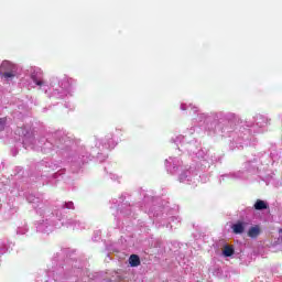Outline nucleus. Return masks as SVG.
I'll return each instance as SVG.
<instances>
[{
    "label": "nucleus",
    "mask_w": 282,
    "mask_h": 282,
    "mask_svg": "<svg viewBox=\"0 0 282 282\" xmlns=\"http://www.w3.org/2000/svg\"><path fill=\"white\" fill-rule=\"evenodd\" d=\"M224 257H232L235 254V247L225 245L223 249Z\"/></svg>",
    "instance_id": "423d86ee"
},
{
    "label": "nucleus",
    "mask_w": 282,
    "mask_h": 282,
    "mask_svg": "<svg viewBox=\"0 0 282 282\" xmlns=\"http://www.w3.org/2000/svg\"><path fill=\"white\" fill-rule=\"evenodd\" d=\"M8 122V118H0V131H3L6 129V124Z\"/></svg>",
    "instance_id": "0eeeda50"
},
{
    "label": "nucleus",
    "mask_w": 282,
    "mask_h": 282,
    "mask_svg": "<svg viewBox=\"0 0 282 282\" xmlns=\"http://www.w3.org/2000/svg\"><path fill=\"white\" fill-rule=\"evenodd\" d=\"M35 85H37L39 87L43 86V80H37L34 79Z\"/></svg>",
    "instance_id": "6e6552de"
},
{
    "label": "nucleus",
    "mask_w": 282,
    "mask_h": 282,
    "mask_svg": "<svg viewBox=\"0 0 282 282\" xmlns=\"http://www.w3.org/2000/svg\"><path fill=\"white\" fill-rule=\"evenodd\" d=\"M129 263L131 265V268H138V265H140V256L138 254H131L129 258Z\"/></svg>",
    "instance_id": "39448f33"
},
{
    "label": "nucleus",
    "mask_w": 282,
    "mask_h": 282,
    "mask_svg": "<svg viewBox=\"0 0 282 282\" xmlns=\"http://www.w3.org/2000/svg\"><path fill=\"white\" fill-rule=\"evenodd\" d=\"M246 223H237L232 226L235 235H241L246 230Z\"/></svg>",
    "instance_id": "f03ea898"
},
{
    "label": "nucleus",
    "mask_w": 282,
    "mask_h": 282,
    "mask_svg": "<svg viewBox=\"0 0 282 282\" xmlns=\"http://www.w3.org/2000/svg\"><path fill=\"white\" fill-rule=\"evenodd\" d=\"M253 208L256 210H268V203H265L264 200L258 199L254 203Z\"/></svg>",
    "instance_id": "20e7f679"
},
{
    "label": "nucleus",
    "mask_w": 282,
    "mask_h": 282,
    "mask_svg": "<svg viewBox=\"0 0 282 282\" xmlns=\"http://www.w3.org/2000/svg\"><path fill=\"white\" fill-rule=\"evenodd\" d=\"M0 76L7 80L14 78V76H17V66L8 61L3 62L1 65Z\"/></svg>",
    "instance_id": "f257e3e1"
},
{
    "label": "nucleus",
    "mask_w": 282,
    "mask_h": 282,
    "mask_svg": "<svg viewBox=\"0 0 282 282\" xmlns=\"http://www.w3.org/2000/svg\"><path fill=\"white\" fill-rule=\"evenodd\" d=\"M259 235H261V229L259 228V226L251 227L248 231V237H251V239H257Z\"/></svg>",
    "instance_id": "7ed1b4c3"
}]
</instances>
